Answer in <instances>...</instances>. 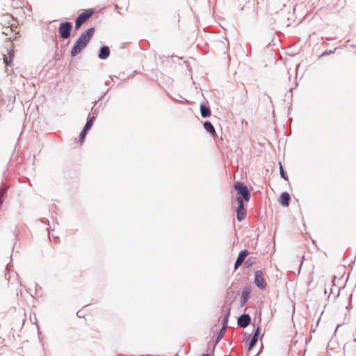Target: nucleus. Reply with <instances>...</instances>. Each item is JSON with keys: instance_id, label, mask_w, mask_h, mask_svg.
Returning <instances> with one entry per match:
<instances>
[{"instance_id": "5701e85b", "label": "nucleus", "mask_w": 356, "mask_h": 356, "mask_svg": "<svg viewBox=\"0 0 356 356\" xmlns=\"http://www.w3.org/2000/svg\"><path fill=\"white\" fill-rule=\"evenodd\" d=\"M86 132H87V131L83 129V130L80 133L79 138H80L81 141H83L84 140L85 136L86 135Z\"/></svg>"}, {"instance_id": "9d476101", "label": "nucleus", "mask_w": 356, "mask_h": 356, "mask_svg": "<svg viewBox=\"0 0 356 356\" xmlns=\"http://www.w3.org/2000/svg\"><path fill=\"white\" fill-rule=\"evenodd\" d=\"M259 334V327H257L253 337H252V339L250 340V343H249V347H248L249 350H251L253 348V346L255 345V343H257V341L258 340Z\"/></svg>"}, {"instance_id": "423d86ee", "label": "nucleus", "mask_w": 356, "mask_h": 356, "mask_svg": "<svg viewBox=\"0 0 356 356\" xmlns=\"http://www.w3.org/2000/svg\"><path fill=\"white\" fill-rule=\"evenodd\" d=\"M95 28L91 27V28L88 29L87 31H86L85 32H83V33H81L78 39L88 44L89 41L93 36V35L95 33Z\"/></svg>"}, {"instance_id": "393cba45", "label": "nucleus", "mask_w": 356, "mask_h": 356, "mask_svg": "<svg viewBox=\"0 0 356 356\" xmlns=\"http://www.w3.org/2000/svg\"><path fill=\"white\" fill-rule=\"evenodd\" d=\"M77 316H78L79 317H81V311H79V312H77Z\"/></svg>"}, {"instance_id": "f03ea898", "label": "nucleus", "mask_w": 356, "mask_h": 356, "mask_svg": "<svg viewBox=\"0 0 356 356\" xmlns=\"http://www.w3.org/2000/svg\"><path fill=\"white\" fill-rule=\"evenodd\" d=\"M93 13L92 9H88L82 12L76 18L75 21V29H79V27L83 24L86 20H88Z\"/></svg>"}, {"instance_id": "f3484780", "label": "nucleus", "mask_w": 356, "mask_h": 356, "mask_svg": "<svg viewBox=\"0 0 356 356\" xmlns=\"http://www.w3.org/2000/svg\"><path fill=\"white\" fill-rule=\"evenodd\" d=\"M94 120H95V117H91V118H88L84 127H83V129H85L86 131L89 130L91 128V127L92 126Z\"/></svg>"}, {"instance_id": "4be33fe9", "label": "nucleus", "mask_w": 356, "mask_h": 356, "mask_svg": "<svg viewBox=\"0 0 356 356\" xmlns=\"http://www.w3.org/2000/svg\"><path fill=\"white\" fill-rule=\"evenodd\" d=\"M229 309L228 310L227 314L225 315L224 319H223V325L222 326H225V328H226V327L227 326V323H228V318H229Z\"/></svg>"}, {"instance_id": "aec40b11", "label": "nucleus", "mask_w": 356, "mask_h": 356, "mask_svg": "<svg viewBox=\"0 0 356 356\" xmlns=\"http://www.w3.org/2000/svg\"><path fill=\"white\" fill-rule=\"evenodd\" d=\"M280 165V176L286 181L288 180V177L286 175L284 171V168L282 167V165L281 163V162H280L279 163Z\"/></svg>"}, {"instance_id": "f257e3e1", "label": "nucleus", "mask_w": 356, "mask_h": 356, "mask_svg": "<svg viewBox=\"0 0 356 356\" xmlns=\"http://www.w3.org/2000/svg\"><path fill=\"white\" fill-rule=\"evenodd\" d=\"M72 24L69 22H62L58 27V33L60 38L67 39L70 36Z\"/></svg>"}, {"instance_id": "a211bd4d", "label": "nucleus", "mask_w": 356, "mask_h": 356, "mask_svg": "<svg viewBox=\"0 0 356 356\" xmlns=\"http://www.w3.org/2000/svg\"><path fill=\"white\" fill-rule=\"evenodd\" d=\"M236 200H237V202H238L237 209L238 210H244L245 208H244L243 201V199L241 198V196H237Z\"/></svg>"}, {"instance_id": "6e6552de", "label": "nucleus", "mask_w": 356, "mask_h": 356, "mask_svg": "<svg viewBox=\"0 0 356 356\" xmlns=\"http://www.w3.org/2000/svg\"><path fill=\"white\" fill-rule=\"evenodd\" d=\"M248 251L246 250H241L238 256V258L235 262L234 268H237L244 261L246 256L248 254Z\"/></svg>"}, {"instance_id": "a878e982", "label": "nucleus", "mask_w": 356, "mask_h": 356, "mask_svg": "<svg viewBox=\"0 0 356 356\" xmlns=\"http://www.w3.org/2000/svg\"><path fill=\"white\" fill-rule=\"evenodd\" d=\"M302 264H303V261H302L301 264H300V269L301 268V266H302Z\"/></svg>"}, {"instance_id": "39448f33", "label": "nucleus", "mask_w": 356, "mask_h": 356, "mask_svg": "<svg viewBox=\"0 0 356 356\" xmlns=\"http://www.w3.org/2000/svg\"><path fill=\"white\" fill-rule=\"evenodd\" d=\"M87 46V44H86L85 42L79 40V39L76 40V41L75 42L74 46L72 47V49H71V51H70V55L72 56V57H74L76 56V55H78Z\"/></svg>"}, {"instance_id": "0eeeda50", "label": "nucleus", "mask_w": 356, "mask_h": 356, "mask_svg": "<svg viewBox=\"0 0 356 356\" xmlns=\"http://www.w3.org/2000/svg\"><path fill=\"white\" fill-rule=\"evenodd\" d=\"M251 318L248 314H242L238 318V325L241 327H246L250 323Z\"/></svg>"}, {"instance_id": "f8f14e48", "label": "nucleus", "mask_w": 356, "mask_h": 356, "mask_svg": "<svg viewBox=\"0 0 356 356\" xmlns=\"http://www.w3.org/2000/svg\"><path fill=\"white\" fill-rule=\"evenodd\" d=\"M204 127L206 131L209 132L211 135L214 136L216 134L215 129L213 126V124L210 122H205L204 123Z\"/></svg>"}, {"instance_id": "4468645a", "label": "nucleus", "mask_w": 356, "mask_h": 356, "mask_svg": "<svg viewBox=\"0 0 356 356\" xmlns=\"http://www.w3.org/2000/svg\"><path fill=\"white\" fill-rule=\"evenodd\" d=\"M200 113H201V115L203 118L209 117L211 115V111H210L209 108H208L204 105H201V106H200Z\"/></svg>"}, {"instance_id": "412c9836", "label": "nucleus", "mask_w": 356, "mask_h": 356, "mask_svg": "<svg viewBox=\"0 0 356 356\" xmlns=\"http://www.w3.org/2000/svg\"><path fill=\"white\" fill-rule=\"evenodd\" d=\"M6 189L0 190V205L3 203L6 195Z\"/></svg>"}, {"instance_id": "bb28decb", "label": "nucleus", "mask_w": 356, "mask_h": 356, "mask_svg": "<svg viewBox=\"0 0 356 356\" xmlns=\"http://www.w3.org/2000/svg\"><path fill=\"white\" fill-rule=\"evenodd\" d=\"M202 356H209L208 354H203Z\"/></svg>"}, {"instance_id": "7ed1b4c3", "label": "nucleus", "mask_w": 356, "mask_h": 356, "mask_svg": "<svg viewBox=\"0 0 356 356\" xmlns=\"http://www.w3.org/2000/svg\"><path fill=\"white\" fill-rule=\"evenodd\" d=\"M234 188L238 191V194L243 196V199L245 201H249L250 199V193L246 186H245L243 183L236 182L234 184Z\"/></svg>"}, {"instance_id": "2eb2a0df", "label": "nucleus", "mask_w": 356, "mask_h": 356, "mask_svg": "<svg viewBox=\"0 0 356 356\" xmlns=\"http://www.w3.org/2000/svg\"><path fill=\"white\" fill-rule=\"evenodd\" d=\"M14 58V54L12 51H10L8 52V56L4 58V63L6 65H9L10 63H12Z\"/></svg>"}, {"instance_id": "ddd939ff", "label": "nucleus", "mask_w": 356, "mask_h": 356, "mask_svg": "<svg viewBox=\"0 0 356 356\" xmlns=\"http://www.w3.org/2000/svg\"><path fill=\"white\" fill-rule=\"evenodd\" d=\"M250 296V291L248 290H244L242 292L241 298V305L243 307L245 305L248 298Z\"/></svg>"}, {"instance_id": "20e7f679", "label": "nucleus", "mask_w": 356, "mask_h": 356, "mask_svg": "<svg viewBox=\"0 0 356 356\" xmlns=\"http://www.w3.org/2000/svg\"><path fill=\"white\" fill-rule=\"evenodd\" d=\"M254 284L261 290L265 289L266 287V282L264 277L263 272L260 270L255 271Z\"/></svg>"}, {"instance_id": "1a4fd4ad", "label": "nucleus", "mask_w": 356, "mask_h": 356, "mask_svg": "<svg viewBox=\"0 0 356 356\" xmlns=\"http://www.w3.org/2000/svg\"><path fill=\"white\" fill-rule=\"evenodd\" d=\"M110 54L109 48L107 46H104L100 49L99 54L98 55L99 58L102 60L106 59Z\"/></svg>"}, {"instance_id": "9b49d317", "label": "nucleus", "mask_w": 356, "mask_h": 356, "mask_svg": "<svg viewBox=\"0 0 356 356\" xmlns=\"http://www.w3.org/2000/svg\"><path fill=\"white\" fill-rule=\"evenodd\" d=\"M281 204L283 206H288L290 200V195L287 192H284L281 194Z\"/></svg>"}, {"instance_id": "b1692460", "label": "nucleus", "mask_w": 356, "mask_h": 356, "mask_svg": "<svg viewBox=\"0 0 356 356\" xmlns=\"http://www.w3.org/2000/svg\"><path fill=\"white\" fill-rule=\"evenodd\" d=\"M335 49H336V48H335L334 49H333V50H330L329 51H325V52H324V53L322 54V56H323V55H327V54H332V53H334V52Z\"/></svg>"}, {"instance_id": "6ab92c4d", "label": "nucleus", "mask_w": 356, "mask_h": 356, "mask_svg": "<svg viewBox=\"0 0 356 356\" xmlns=\"http://www.w3.org/2000/svg\"><path fill=\"white\" fill-rule=\"evenodd\" d=\"M225 331V326H222V327L220 329V330L217 336L216 343H217L223 337Z\"/></svg>"}, {"instance_id": "dca6fc26", "label": "nucleus", "mask_w": 356, "mask_h": 356, "mask_svg": "<svg viewBox=\"0 0 356 356\" xmlns=\"http://www.w3.org/2000/svg\"><path fill=\"white\" fill-rule=\"evenodd\" d=\"M246 216L245 209L244 210H236V218L238 221L243 220Z\"/></svg>"}]
</instances>
